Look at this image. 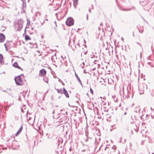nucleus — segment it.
I'll list each match as a JSON object with an SVG mask.
<instances>
[{"instance_id": "1", "label": "nucleus", "mask_w": 154, "mask_h": 154, "mask_svg": "<svg viewBox=\"0 0 154 154\" xmlns=\"http://www.w3.org/2000/svg\"><path fill=\"white\" fill-rule=\"evenodd\" d=\"M23 21L21 19L18 20L17 23L15 25V29L16 31H20L23 27Z\"/></svg>"}, {"instance_id": "2", "label": "nucleus", "mask_w": 154, "mask_h": 154, "mask_svg": "<svg viewBox=\"0 0 154 154\" xmlns=\"http://www.w3.org/2000/svg\"><path fill=\"white\" fill-rule=\"evenodd\" d=\"M16 84L19 85H23V81L21 79L20 75L16 77L14 79Z\"/></svg>"}, {"instance_id": "3", "label": "nucleus", "mask_w": 154, "mask_h": 154, "mask_svg": "<svg viewBox=\"0 0 154 154\" xmlns=\"http://www.w3.org/2000/svg\"><path fill=\"white\" fill-rule=\"evenodd\" d=\"M66 23L68 26L72 25L74 23L73 19L71 17L68 18L66 21Z\"/></svg>"}, {"instance_id": "4", "label": "nucleus", "mask_w": 154, "mask_h": 154, "mask_svg": "<svg viewBox=\"0 0 154 154\" xmlns=\"http://www.w3.org/2000/svg\"><path fill=\"white\" fill-rule=\"evenodd\" d=\"M126 134L127 136L130 138L131 135L133 134V132L132 130L130 128H128L126 132Z\"/></svg>"}, {"instance_id": "5", "label": "nucleus", "mask_w": 154, "mask_h": 154, "mask_svg": "<svg viewBox=\"0 0 154 154\" xmlns=\"http://www.w3.org/2000/svg\"><path fill=\"white\" fill-rule=\"evenodd\" d=\"M5 39V36L3 34H0V42H3Z\"/></svg>"}, {"instance_id": "6", "label": "nucleus", "mask_w": 154, "mask_h": 154, "mask_svg": "<svg viewBox=\"0 0 154 154\" xmlns=\"http://www.w3.org/2000/svg\"><path fill=\"white\" fill-rule=\"evenodd\" d=\"M63 93L65 95L66 97L67 98L69 97V95L68 94L67 91H66V90L64 88H63Z\"/></svg>"}, {"instance_id": "7", "label": "nucleus", "mask_w": 154, "mask_h": 154, "mask_svg": "<svg viewBox=\"0 0 154 154\" xmlns=\"http://www.w3.org/2000/svg\"><path fill=\"white\" fill-rule=\"evenodd\" d=\"M46 73V72L44 69H42L40 71V73L42 76L45 75Z\"/></svg>"}, {"instance_id": "8", "label": "nucleus", "mask_w": 154, "mask_h": 154, "mask_svg": "<svg viewBox=\"0 0 154 154\" xmlns=\"http://www.w3.org/2000/svg\"><path fill=\"white\" fill-rule=\"evenodd\" d=\"M13 66L14 67H16L18 69H21L22 70H23V69L18 66L17 62L14 63L13 64Z\"/></svg>"}, {"instance_id": "9", "label": "nucleus", "mask_w": 154, "mask_h": 154, "mask_svg": "<svg viewBox=\"0 0 154 154\" xmlns=\"http://www.w3.org/2000/svg\"><path fill=\"white\" fill-rule=\"evenodd\" d=\"M23 129V127L21 126L19 130L17 131V132L15 134L16 136H17L22 131V130Z\"/></svg>"}, {"instance_id": "10", "label": "nucleus", "mask_w": 154, "mask_h": 154, "mask_svg": "<svg viewBox=\"0 0 154 154\" xmlns=\"http://www.w3.org/2000/svg\"><path fill=\"white\" fill-rule=\"evenodd\" d=\"M75 76L77 79V80H78V81L79 82V83H80V84L82 85V83L81 82V81L80 79H79V77H78V75L76 73H75Z\"/></svg>"}, {"instance_id": "11", "label": "nucleus", "mask_w": 154, "mask_h": 154, "mask_svg": "<svg viewBox=\"0 0 154 154\" xmlns=\"http://www.w3.org/2000/svg\"><path fill=\"white\" fill-rule=\"evenodd\" d=\"M57 91L59 93L63 94V90L62 88L59 89H57Z\"/></svg>"}, {"instance_id": "12", "label": "nucleus", "mask_w": 154, "mask_h": 154, "mask_svg": "<svg viewBox=\"0 0 154 154\" xmlns=\"http://www.w3.org/2000/svg\"><path fill=\"white\" fill-rule=\"evenodd\" d=\"M134 9L135 10V8L134 7H132L131 8H126V11H130L132 9Z\"/></svg>"}, {"instance_id": "13", "label": "nucleus", "mask_w": 154, "mask_h": 154, "mask_svg": "<svg viewBox=\"0 0 154 154\" xmlns=\"http://www.w3.org/2000/svg\"><path fill=\"white\" fill-rule=\"evenodd\" d=\"M131 119H132L133 121V122H131V123H133L134 122H135L134 121L135 120H136L135 116H133V117L131 116Z\"/></svg>"}, {"instance_id": "14", "label": "nucleus", "mask_w": 154, "mask_h": 154, "mask_svg": "<svg viewBox=\"0 0 154 154\" xmlns=\"http://www.w3.org/2000/svg\"><path fill=\"white\" fill-rule=\"evenodd\" d=\"M25 39L26 40H28L30 39V38L28 35H26L25 36Z\"/></svg>"}, {"instance_id": "15", "label": "nucleus", "mask_w": 154, "mask_h": 154, "mask_svg": "<svg viewBox=\"0 0 154 154\" xmlns=\"http://www.w3.org/2000/svg\"><path fill=\"white\" fill-rule=\"evenodd\" d=\"M89 151L87 149V150H82V152L84 153V152H85V154H90L89 153H88V152Z\"/></svg>"}, {"instance_id": "16", "label": "nucleus", "mask_w": 154, "mask_h": 154, "mask_svg": "<svg viewBox=\"0 0 154 154\" xmlns=\"http://www.w3.org/2000/svg\"><path fill=\"white\" fill-rule=\"evenodd\" d=\"M145 2V1H142V2H141L140 1V5L142 6H143L144 5H146V4H143L142 3H144V2Z\"/></svg>"}, {"instance_id": "17", "label": "nucleus", "mask_w": 154, "mask_h": 154, "mask_svg": "<svg viewBox=\"0 0 154 154\" xmlns=\"http://www.w3.org/2000/svg\"><path fill=\"white\" fill-rule=\"evenodd\" d=\"M128 88H127V94H128V95L127 96V98H128L129 97V92Z\"/></svg>"}, {"instance_id": "18", "label": "nucleus", "mask_w": 154, "mask_h": 154, "mask_svg": "<svg viewBox=\"0 0 154 154\" xmlns=\"http://www.w3.org/2000/svg\"><path fill=\"white\" fill-rule=\"evenodd\" d=\"M3 58V56L2 55L0 54V62L2 60Z\"/></svg>"}, {"instance_id": "19", "label": "nucleus", "mask_w": 154, "mask_h": 154, "mask_svg": "<svg viewBox=\"0 0 154 154\" xmlns=\"http://www.w3.org/2000/svg\"><path fill=\"white\" fill-rule=\"evenodd\" d=\"M114 152H115L116 153H114V154L113 153H112L111 154H118L119 153L117 151H114Z\"/></svg>"}, {"instance_id": "20", "label": "nucleus", "mask_w": 154, "mask_h": 154, "mask_svg": "<svg viewBox=\"0 0 154 154\" xmlns=\"http://www.w3.org/2000/svg\"><path fill=\"white\" fill-rule=\"evenodd\" d=\"M90 92H91V93L93 94V90L91 88L90 89Z\"/></svg>"}, {"instance_id": "21", "label": "nucleus", "mask_w": 154, "mask_h": 154, "mask_svg": "<svg viewBox=\"0 0 154 154\" xmlns=\"http://www.w3.org/2000/svg\"><path fill=\"white\" fill-rule=\"evenodd\" d=\"M74 6L75 8H76V2H74Z\"/></svg>"}, {"instance_id": "22", "label": "nucleus", "mask_w": 154, "mask_h": 154, "mask_svg": "<svg viewBox=\"0 0 154 154\" xmlns=\"http://www.w3.org/2000/svg\"><path fill=\"white\" fill-rule=\"evenodd\" d=\"M88 14H87L86 16V19H87V20H88Z\"/></svg>"}, {"instance_id": "23", "label": "nucleus", "mask_w": 154, "mask_h": 154, "mask_svg": "<svg viewBox=\"0 0 154 154\" xmlns=\"http://www.w3.org/2000/svg\"><path fill=\"white\" fill-rule=\"evenodd\" d=\"M116 148V147L115 146H113V149H115Z\"/></svg>"}, {"instance_id": "24", "label": "nucleus", "mask_w": 154, "mask_h": 154, "mask_svg": "<svg viewBox=\"0 0 154 154\" xmlns=\"http://www.w3.org/2000/svg\"><path fill=\"white\" fill-rule=\"evenodd\" d=\"M137 44L139 45L140 46H141V45L140 43H139L138 42H137Z\"/></svg>"}, {"instance_id": "25", "label": "nucleus", "mask_w": 154, "mask_h": 154, "mask_svg": "<svg viewBox=\"0 0 154 154\" xmlns=\"http://www.w3.org/2000/svg\"><path fill=\"white\" fill-rule=\"evenodd\" d=\"M54 23H55V25H56V26H57V25H56V21H54Z\"/></svg>"}, {"instance_id": "26", "label": "nucleus", "mask_w": 154, "mask_h": 154, "mask_svg": "<svg viewBox=\"0 0 154 154\" xmlns=\"http://www.w3.org/2000/svg\"><path fill=\"white\" fill-rule=\"evenodd\" d=\"M52 113L53 114H54V110H53Z\"/></svg>"}, {"instance_id": "27", "label": "nucleus", "mask_w": 154, "mask_h": 154, "mask_svg": "<svg viewBox=\"0 0 154 154\" xmlns=\"http://www.w3.org/2000/svg\"><path fill=\"white\" fill-rule=\"evenodd\" d=\"M150 63H150V62H148V63H147V64H149V65L150 64Z\"/></svg>"}, {"instance_id": "28", "label": "nucleus", "mask_w": 154, "mask_h": 154, "mask_svg": "<svg viewBox=\"0 0 154 154\" xmlns=\"http://www.w3.org/2000/svg\"><path fill=\"white\" fill-rule=\"evenodd\" d=\"M71 148H70L69 149V151H71Z\"/></svg>"}, {"instance_id": "29", "label": "nucleus", "mask_w": 154, "mask_h": 154, "mask_svg": "<svg viewBox=\"0 0 154 154\" xmlns=\"http://www.w3.org/2000/svg\"><path fill=\"white\" fill-rule=\"evenodd\" d=\"M5 45V48H6V49H7V48H6V45H5H5Z\"/></svg>"}, {"instance_id": "30", "label": "nucleus", "mask_w": 154, "mask_h": 154, "mask_svg": "<svg viewBox=\"0 0 154 154\" xmlns=\"http://www.w3.org/2000/svg\"><path fill=\"white\" fill-rule=\"evenodd\" d=\"M44 22H45V21H44L43 23H42V25L44 23Z\"/></svg>"}, {"instance_id": "31", "label": "nucleus", "mask_w": 154, "mask_h": 154, "mask_svg": "<svg viewBox=\"0 0 154 154\" xmlns=\"http://www.w3.org/2000/svg\"><path fill=\"white\" fill-rule=\"evenodd\" d=\"M45 82H47V83H48V81H45Z\"/></svg>"}, {"instance_id": "32", "label": "nucleus", "mask_w": 154, "mask_h": 154, "mask_svg": "<svg viewBox=\"0 0 154 154\" xmlns=\"http://www.w3.org/2000/svg\"><path fill=\"white\" fill-rule=\"evenodd\" d=\"M151 109L152 110H153V109H152V107H151Z\"/></svg>"}, {"instance_id": "33", "label": "nucleus", "mask_w": 154, "mask_h": 154, "mask_svg": "<svg viewBox=\"0 0 154 154\" xmlns=\"http://www.w3.org/2000/svg\"><path fill=\"white\" fill-rule=\"evenodd\" d=\"M87 51H86V52H85L84 54H86V53H87Z\"/></svg>"}, {"instance_id": "34", "label": "nucleus", "mask_w": 154, "mask_h": 154, "mask_svg": "<svg viewBox=\"0 0 154 154\" xmlns=\"http://www.w3.org/2000/svg\"><path fill=\"white\" fill-rule=\"evenodd\" d=\"M32 30H33L34 29L33 28H32Z\"/></svg>"}, {"instance_id": "35", "label": "nucleus", "mask_w": 154, "mask_h": 154, "mask_svg": "<svg viewBox=\"0 0 154 154\" xmlns=\"http://www.w3.org/2000/svg\"><path fill=\"white\" fill-rule=\"evenodd\" d=\"M133 36H134V32H133Z\"/></svg>"}, {"instance_id": "36", "label": "nucleus", "mask_w": 154, "mask_h": 154, "mask_svg": "<svg viewBox=\"0 0 154 154\" xmlns=\"http://www.w3.org/2000/svg\"><path fill=\"white\" fill-rule=\"evenodd\" d=\"M134 112H137V111H134Z\"/></svg>"}, {"instance_id": "37", "label": "nucleus", "mask_w": 154, "mask_h": 154, "mask_svg": "<svg viewBox=\"0 0 154 154\" xmlns=\"http://www.w3.org/2000/svg\"><path fill=\"white\" fill-rule=\"evenodd\" d=\"M45 20H46V21H48V19H46Z\"/></svg>"}, {"instance_id": "38", "label": "nucleus", "mask_w": 154, "mask_h": 154, "mask_svg": "<svg viewBox=\"0 0 154 154\" xmlns=\"http://www.w3.org/2000/svg\"><path fill=\"white\" fill-rule=\"evenodd\" d=\"M141 56H142L141 54H140V57H141Z\"/></svg>"}, {"instance_id": "39", "label": "nucleus", "mask_w": 154, "mask_h": 154, "mask_svg": "<svg viewBox=\"0 0 154 154\" xmlns=\"http://www.w3.org/2000/svg\"><path fill=\"white\" fill-rule=\"evenodd\" d=\"M89 11L90 12H91V10H90V9H89Z\"/></svg>"}, {"instance_id": "40", "label": "nucleus", "mask_w": 154, "mask_h": 154, "mask_svg": "<svg viewBox=\"0 0 154 154\" xmlns=\"http://www.w3.org/2000/svg\"><path fill=\"white\" fill-rule=\"evenodd\" d=\"M139 32H140V30L139 29Z\"/></svg>"}, {"instance_id": "41", "label": "nucleus", "mask_w": 154, "mask_h": 154, "mask_svg": "<svg viewBox=\"0 0 154 154\" xmlns=\"http://www.w3.org/2000/svg\"><path fill=\"white\" fill-rule=\"evenodd\" d=\"M11 105V104H10L9 105V106L10 105Z\"/></svg>"}, {"instance_id": "42", "label": "nucleus", "mask_w": 154, "mask_h": 154, "mask_svg": "<svg viewBox=\"0 0 154 154\" xmlns=\"http://www.w3.org/2000/svg\"><path fill=\"white\" fill-rule=\"evenodd\" d=\"M134 105V104H132V106H133Z\"/></svg>"}, {"instance_id": "43", "label": "nucleus", "mask_w": 154, "mask_h": 154, "mask_svg": "<svg viewBox=\"0 0 154 154\" xmlns=\"http://www.w3.org/2000/svg\"><path fill=\"white\" fill-rule=\"evenodd\" d=\"M140 109H139V112H140Z\"/></svg>"}, {"instance_id": "44", "label": "nucleus", "mask_w": 154, "mask_h": 154, "mask_svg": "<svg viewBox=\"0 0 154 154\" xmlns=\"http://www.w3.org/2000/svg\"><path fill=\"white\" fill-rule=\"evenodd\" d=\"M141 33H143V31L141 32Z\"/></svg>"}, {"instance_id": "45", "label": "nucleus", "mask_w": 154, "mask_h": 154, "mask_svg": "<svg viewBox=\"0 0 154 154\" xmlns=\"http://www.w3.org/2000/svg\"><path fill=\"white\" fill-rule=\"evenodd\" d=\"M133 97V95H132V98Z\"/></svg>"}, {"instance_id": "46", "label": "nucleus", "mask_w": 154, "mask_h": 154, "mask_svg": "<svg viewBox=\"0 0 154 154\" xmlns=\"http://www.w3.org/2000/svg\"><path fill=\"white\" fill-rule=\"evenodd\" d=\"M123 94L124 95V90L123 91Z\"/></svg>"}, {"instance_id": "47", "label": "nucleus", "mask_w": 154, "mask_h": 154, "mask_svg": "<svg viewBox=\"0 0 154 154\" xmlns=\"http://www.w3.org/2000/svg\"><path fill=\"white\" fill-rule=\"evenodd\" d=\"M129 89H131V88L130 87H129Z\"/></svg>"}, {"instance_id": "48", "label": "nucleus", "mask_w": 154, "mask_h": 154, "mask_svg": "<svg viewBox=\"0 0 154 154\" xmlns=\"http://www.w3.org/2000/svg\"><path fill=\"white\" fill-rule=\"evenodd\" d=\"M152 154H154V153L152 152Z\"/></svg>"}, {"instance_id": "49", "label": "nucleus", "mask_w": 154, "mask_h": 154, "mask_svg": "<svg viewBox=\"0 0 154 154\" xmlns=\"http://www.w3.org/2000/svg\"><path fill=\"white\" fill-rule=\"evenodd\" d=\"M122 39H123V38H122Z\"/></svg>"}, {"instance_id": "50", "label": "nucleus", "mask_w": 154, "mask_h": 154, "mask_svg": "<svg viewBox=\"0 0 154 154\" xmlns=\"http://www.w3.org/2000/svg\"><path fill=\"white\" fill-rule=\"evenodd\" d=\"M138 89L139 90V87H138Z\"/></svg>"}, {"instance_id": "51", "label": "nucleus", "mask_w": 154, "mask_h": 154, "mask_svg": "<svg viewBox=\"0 0 154 154\" xmlns=\"http://www.w3.org/2000/svg\"><path fill=\"white\" fill-rule=\"evenodd\" d=\"M126 110H127V108H126Z\"/></svg>"}, {"instance_id": "52", "label": "nucleus", "mask_w": 154, "mask_h": 154, "mask_svg": "<svg viewBox=\"0 0 154 154\" xmlns=\"http://www.w3.org/2000/svg\"><path fill=\"white\" fill-rule=\"evenodd\" d=\"M1 152H0V153H1Z\"/></svg>"}]
</instances>
